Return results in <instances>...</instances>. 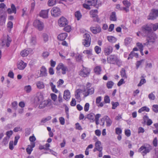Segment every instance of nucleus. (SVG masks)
<instances>
[{"label": "nucleus", "mask_w": 158, "mask_h": 158, "mask_svg": "<svg viewBox=\"0 0 158 158\" xmlns=\"http://www.w3.org/2000/svg\"><path fill=\"white\" fill-rule=\"evenodd\" d=\"M142 34L143 36H146L149 39L148 42H153L157 38L156 34L152 32L150 27L147 26L142 27Z\"/></svg>", "instance_id": "f257e3e1"}, {"label": "nucleus", "mask_w": 158, "mask_h": 158, "mask_svg": "<svg viewBox=\"0 0 158 158\" xmlns=\"http://www.w3.org/2000/svg\"><path fill=\"white\" fill-rule=\"evenodd\" d=\"M107 61L108 63L116 65L118 67H120L122 64V61L116 55H110L108 56Z\"/></svg>", "instance_id": "f03ea898"}, {"label": "nucleus", "mask_w": 158, "mask_h": 158, "mask_svg": "<svg viewBox=\"0 0 158 158\" xmlns=\"http://www.w3.org/2000/svg\"><path fill=\"white\" fill-rule=\"evenodd\" d=\"M101 5V2L98 0H86L85 3L83 4L84 8L89 10L90 9V6H94L98 8Z\"/></svg>", "instance_id": "7ed1b4c3"}, {"label": "nucleus", "mask_w": 158, "mask_h": 158, "mask_svg": "<svg viewBox=\"0 0 158 158\" xmlns=\"http://www.w3.org/2000/svg\"><path fill=\"white\" fill-rule=\"evenodd\" d=\"M94 90V88L91 87V84L89 83H88L86 87L84 89L83 94L85 97H87L89 95L93 94Z\"/></svg>", "instance_id": "20e7f679"}, {"label": "nucleus", "mask_w": 158, "mask_h": 158, "mask_svg": "<svg viewBox=\"0 0 158 158\" xmlns=\"http://www.w3.org/2000/svg\"><path fill=\"white\" fill-rule=\"evenodd\" d=\"M152 147L150 145L147 146H142L138 150L139 152H142V154L143 156L146 155L147 153H149L152 150Z\"/></svg>", "instance_id": "39448f33"}, {"label": "nucleus", "mask_w": 158, "mask_h": 158, "mask_svg": "<svg viewBox=\"0 0 158 158\" xmlns=\"http://www.w3.org/2000/svg\"><path fill=\"white\" fill-rule=\"evenodd\" d=\"M84 38V39L82 42L83 44L86 47H89L90 45L91 40L90 35L88 34H85Z\"/></svg>", "instance_id": "423d86ee"}, {"label": "nucleus", "mask_w": 158, "mask_h": 158, "mask_svg": "<svg viewBox=\"0 0 158 158\" xmlns=\"http://www.w3.org/2000/svg\"><path fill=\"white\" fill-rule=\"evenodd\" d=\"M38 107L39 109H43L46 106H49L51 105V101L50 99L41 101L39 103Z\"/></svg>", "instance_id": "0eeeda50"}, {"label": "nucleus", "mask_w": 158, "mask_h": 158, "mask_svg": "<svg viewBox=\"0 0 158 158\" xmlns=\"http://www.w3.org/2000/svg\"><path fill=\"white\" fill-rule=\"evenodd\" d=\"M61 11L60 9L57 7H54L51 10V14L52 15L57 17L61 15Z\"/></svg>", "instance_id": "6e6552de"}, {"label": "nucleus", "mask_w": 158, "mask_h": 158, "mask_svg": "<svg viewBox=\"0 0 158 158\" xmlns=\"http://www.w3.org/2000/svg\"><path fill=\"white\" fill-rule=\"evenodd\" d=\"M90 72L89 69L83 66L82 69L79 72V74L81 76L85 77L88 76Z\"/></svg>", "instance_id": "1a4fd4ad"}, {"label": "nucleus", "mask_w": 158, "mask_h": 158, "mask_svg": "<svg viewBox=\"0 0 158 158\" xmlns=\"http://www.w3.org/2000/svg\"><path fill=\"white\" fill-rule=\"evenodd\" d=\"M33 24L34 26L37 27L39 30H42L44 27L43 23L39 20H35L33 22Z\"/></svg>", "instance_id": "9d476101"}, {"label": "nucleus", "mask_w": 158, "mask_h": 158, "mask_svg": "<svg viewBox=\"0 0 158 158\" xmlns=\"http://www.w3.org/2000/svg\"><path fill=\"white\" fill-rule=\"evenodd\" d=\"M158 16V10L155 9H152L151 12L148 16V19L154 20Z\"/></svg>", "instance_id": "9b49d317"}, {"label": "nucleus", "mask_w": 158, "mask_h": 158, "mask_svg": "<svg viewBox=\"0 0 158 158\" xmlns=\"http://www.w3.org/2000/svg\"><path fill=\"white\" fill-rule=\"evenodd\" d=\"M43 99V94L40 93H39L37 94L36 96L34 98V102L36 104H39Z\"/></svg>", "instance_id": "f8f14e48"}, {"label": "nucleus", "mask_w": 158, "mask_h": 158, "mask_svg": "<svg viewBox=\"0 0 158 158\" xmlns=\"http://www.w3.org/2000/svg\"><path fill=\"white\" fill-rule=\"evenodd\" d=\"M113 50L112 47L109 45H107L104 48V52L106 56H108L112 53Z\"/></svg>", "instance_id": "ddd939ff"}, {"label": "nucleus", "mask_w": 158, "mask_h": 158, "mask_svg": "<svg viewBox=\"0 0 158 158\" xmlns=\"http://www.w3.org/2000/svg\"><path fill=\"white\" fill-rule=\"evenodd\" d=\"M57 70V73L58 71L60 69H61L62 72V74H65L66 73V72L67 70V67L64 66V64L62 63L60 64L56 68Z\"/></svg>", "instance_id": "4468645a"}, {"label": "nucleus", "mask_w": 158, "mask_h": 158, "mask_svg": "<svg viewBox=\"0 0 158 158\" xmlns=\"http://www.w3.org/2000/svg\"><path fill=\"white\" fill-rule=\"evenodd\" d=\"M58 23L60 27H65L68 23L67 19L64 17H62L59 20Z\"/></svg>", "instance_id": "2eb2a0df"}, {"label": "nucleus", "mask_w": 158, "mask_h": 158, "mask_svg": "<svg viewBox=\"0 0 158 158\" xmlns=\"http://www.w3.org/2000/svg\"><path fill=\"white\" fill-rule=\"evenodd\" d=\"M27 65V64L24 63L23 61L21 60L17 64V67L20 70H23Z\"/></svg>", "instance_id": "dca6fc26"}, {"label": "nucleus", "mask_w": 158, "mask_h": 158, "mask_svg": "<svg viewBox=\"0 0 158 158\" xmlns=\"http://www.w3.org/2000/svg\"><path fill=\"white\" fill-rule=\"evenodd\" d=\"M90 31L94 34H96L99 33L101 31V28L99 26H97L96 27H91L90 28Z\"/></svg>", "instance_id": "f3484780"}, {"label": "nucleus", "mask_w": 158, "mask_h": 158, "mask_svg": "<svg viewBox=\"0 0 158 158\" xmlns=\"http://www.w3.org/2000/svg\"><path fill=\"white\" fill-rule=\"evenodd\" d=\"M35 146V143H32L28 146L26 149V152L28 154H30L33 151V148Z\"/></svg>", "instance_id": "a211bd4d"}, {"label": "nucleus", "mask_w": 158, "mask_h": 158, "mask_svg": "<svg viewBox=\"0 0 158 158\" xmlns=\"http://www.w3.org/2000/svg\"><path fill=\"white\" fill-rule=\"evenodd\" d=\"M49 9L46 10H42L40 13V17L44 18H48V14Z\"/></svg>", "instance_id": "6ab92c4d"}, {"label": "nucleus", "mask_w": 158, "mask_h": 158, "mask_svg": "<svg viewBox=\"0 0 158 158\" xmlns=\"http://www.w3.org/2000/svg\"><path fill=\"white\" fill-rule=\"evenodd\" d=\"M11 8H9L7 10V12L9 14L12 13L16 14V9L15 5L12 4L11 6Z\"/></svg>", "instance_id": "aec40b11"}, {"label": "nucleus", "mask_w": 158, "mask_h": 158, "mask_svg": "<svg viewBox=\"0 0 158 158\" xmlns=\"http://www.w3.org/2000/svg\"><path fill=\"white\" fill-rule=\"evenodd\" d=\"M144 122H146L148 126L151 125L152 123V121L151 119H149L147 115H144L143 118Z\"/></svg>", "instance_id": "412c9836"}, {"label": "nucleus", "mask_w": 158, "mask_h": 158, "mask_svg": "<svg viewBox=\"0 0 158 158\" xmlns=\"http://www.w3.org/2000/svg\"><path fill=\"white\" fill-rule=\"evenodd\" d=\"M63 98L67 101H68L69 99L70 98V93L69 90H67L64 91Z\"/></svg>", "instance_id": "4be33fe9"}, {"label": "nucleus", "mask_w": 158, "mask_h": 158, "mask_svg": "<svg viewBox=\"0 0 158 158\" xmlns=\"http://www.w3.org/2000/svg\"><path fill=\"white\" fill-rule=\"evenodd\" d=\"M150 27L152 29V27L153 28L154 31H156L158 28V23H156L155 24L151 23L149 25H147L143 26V27Z\"/></svg>", "instance_id": "5701e85b"}, {"label": "nucleus", "mask_w": 158, "mask_h": 158, "mask_svg": "<svg viewBox=\"0 0 158 158\" xmlns=\"http://www.w3.org/2000/svg\"><path fill=\"white\" fill-rule=\"evenodd\" d=\"M67 36V34L66 33H61L58 35L57 38L59 40L63 41L66 38Z\"/></svg>", "instance_id": "b1692460"}, {"label": "nucleus", "mask_w": 158, "mask_h": 158, "mask_svg": "<svg viewBox=\"0 0 158 158\" xmlns=\"http://www.w3.org/2000/svg\"><path fill=\"white\" fill-rule=\"evenodd\" d=\"M37 43L36 39L35 36H31L30 39V44L33 46H34Z\"/></svg>", "instance_id": "393cba45"}, {"label": "nucleus", "mask_w": 158, "mask_h": 158, "mask_svg": "<svg viewBox=\"0 0 158 158\" xmlns=\"http://www.w3.org/2000/svg\"><path fill=\"white\" fill-rule=\"evenodd\" d=\"M90 15L91 16V17L92 18H96V20H95V19H94L93 20L94 22H99L100 20L99 19L98 17V15L97 14H95L94 13V12L92 11H91L90 12Z\"/></svg>", "instance_id": "a878e982"}, {"label": "nucleus", "mask_w": 158, "mask_h": 158, "mask_svg": "<svg viewBox=\"0 0 158 158\" xmlns=\"http://www.w3.org/2000/svg\"><path fill=\"white\" fill-rule=\"evenodd\" d=\"M95 147L98 149V151L102 150L103 148L102 146L101 143L100 141H98L95 143Z\"/></svg>", "instance_id": "bb28decb"}, {"label": "nucleus", "mask_w": 158, "mask_h": 158, "mask_svg": "<svg viewBox=\"0 0 158 158\" xmlns=\"http://www.w3.org/2000/svg\"><path fill=\"white\" fill-rule=\"evenodd\" d=\"M40 74L42 76L46 77L47 75V69L45 67L43 66L40 70Z\"/></svg>", "instance_id": "cd10ccee"}, {"label": "nucleus", "mask_w": 158, "mask_h": 158, "mask_svg": "<svg viewBox=\"0 0 158 158\" xmlns=\"http://www.w3.org/2000/svg\"><path fill=\"white\" fill-rule=\"evenodd\" d=\"M102 70L101 67L100 66H96L94 69V72L98 75H99L101 74Z\"/></svg>", "instance_id": "c85d7f7f"}, {"label": "nucleus", "mask_w": 158, "mask_h": 158, "mask_svg": "<svg viewBox=\"0 0 158 158\" xmlns=\"http://www.w3.org/2000/svg\"><path fill=\"white\" fill-rule=\"evenodd\" d=\"M87 118L90 120L91 122H93L94 121L95 115L93 113H91L87 115Z\"/></svg>", "instance_id": "c756f323"}, {"label": "nucleus", "mask_w": 158, "mask_h": 158, "mask_svg": "<svg viewBox=\"0 0 158 158\" xmlns=\"http://www.w3.org/2000/svg\"><path fill=\"white\" fill-rule=\"evenodd\" d=\"M110 20L115 21L117 20V17L115 12H112L110 17Z\"/></svg>", "instance_id": "7c9ffc66"}, {"label": "nucleus", "mask_w": 158, "mask_h": 158, "mask_svg": "<svg viewBox=\"0 0 158 158\" xmlns=\"http://www.w3.org/2000/svg\"><path fill=\"white\" fill-rule=\"evenodd\" d=\"M107 39L109 42L112 43H115L117 41L116 38L113 36H108Z\"/></svg>", "instance_id": "2f4dec72"}, {"label": "nucleus", "mask_w": 158, "mask_h": 158, "mask_svg": "<svg viewBox=\"0 0 158 158\" xmlns=\"http://www.w3.org/2000/svg\"><path fill=\"white\" fill-rule=\"evenodd\" d=\"M37 87L39 89H42L44 88V85L43 82L41 81H38L36 83Z\"/></svg>", "instance_id": "473e14b6"}, {"label": "nucleus", "mask_w": 158, "mask_h": 158, "mask_svg": "<svg viewBox=\"0 0 158 158\" xmlns=\"http://www.w3.org/2000/svg\"><path fill=\"white\" fill-rule=\"evenodd\" d=\"M148 42H146L145 43L143 44V45L142 43H136V45L139 48L140 50H141V49H143V48L144 47L145 45H148Z\"/></svg>", "instance_id": "72a5a7b5"}, {"label": "nucleus", "mask_w": 158, "mask_h": 158, "mask_svg": "<svg viewBox=\"0 0 158 158\" xmlns=\"http://www.w3.org/2000/svg\"><path fill=\"white\" fill-rule=\"evenodd\" d=\"M105 120L106 123V126L107 127H110V126L112 124V121L108 116H106Z\"/></svg>", "instance_id": "f704fd0d"}, {"label": "nucleus", "mask_w": 158, "mask_h": 158, "mask_svg": "<svg viewBox=\"0 0 158 158\" xmlns=\"http://www.w3.org/2000/svg\"><path fill=\"white\" fill-rule=\"evenodd\" d=\"M149 111V109L148 107L145 106L141 108L140 109H139L138 110V112L139 113H140L144 111H146V112H148Z\"/></svg>", "instance_id": "c9c22d12"}, {"label": "nucleus", "mask_w": 158, "mask_h": 158, "mask_svg": "<svg viewBox=\"0 0 158 158\" xmlns=\"http://www.w3.org/2000/svg\"><path fill=\"white\" fill-rule=\"evenodd\" d=\"M75 16L78 20H79L82 16L81 14L79 11H77L75 12Z\"/></svg>", "instance_id": "e433bc0d"}, {"label": "nucleus", "mask_w": 158, "mask_h": 158, "mask_svg": "<svg viewBox=\"0 0 158 158\" xmlns=\"http://www.w3.org/2000/svg\"><path fill=\"white\" fill-rule=\"evenodd\" d=\"M57 0H49L48 2V5L49 6H52L55 5Z\"/></svg>", "instance_id": "4c0bfd02"}, {"label": "nucleus", "mask_w": 158, "mask_h": 158, "mask_svg": "<svg viewBox=\"0 0 158 158\" xmlns=\"http://www.w3.org/2000/svg\"><path fill=\"white\" fill-rule=\"evenodd\" d=\"M42 37L44 43L47 42L48 40L49 37L47 34L43 33L42 35Z\"/></svg>", "instance_id": "58836bf2"}, {"label": "nucleus", "mask_w": 158, "mask_h": 158, "mask_svg": "<svg viewBox=\"0 0 158 158\" xmlns=\"http://www.w3.org/2000/svg\"><path fill=\"white\" fill-rule=\"evenodd\" d=\"M29 53V51L27 50L22 51L20 53V55L23 57L27 56Z\"/></svg>", "instance_id": "ea45409f"}, {"label": "nucleus", "mask_w": 158, "mask_h": 158, "mask_svg": "<svg viewBox=\"0 0 158 158\" xmlns=\"http://www.w3.org/2000/svg\"><path fill=\"white\" fill-rule=\"evenodd\" d=\"M31 87L30 85H28L25 86L24 88V90L27 93H29L31 90Z\"/></svg>", "instance_id": "a19ab883"}, {"label": "nucleus", "mask_w": 158, "mask_h": 158, "mask_svg": "<svg viewBox=\"0 0 158 158\" xmlns=\"http://www.w3.org/2000/svg\"><path fill=\"white\" fill-rule=\"evenodd\" d=\"M51 89L53 92L55 93H57L58 92L56 88V86L53 84V83L51 82L50 84Z\"/></svg>", "instance_id": "79ce46f5"}, {"label": "nucleus", "mask_w": 158, "mask_h": 158, "mask_svg": "<svg viewBox=\"0 0 158 158\" xmlns=\"http://www.w3.org/2000/svg\"><path fill=\"white\" fill-rule=\"evenodd\" d=\"M114 83L111 81H108L106 83V86L108 89L111 88L113 86Z\"/></svg>", "instance_id": "37998d69"}, {"label": "nucleus", "mask_w": 158, "mask_h": 158, "mask_svg": "<svg viewBox=\"0 0 158 158\" xmlns=\"http://www.w3.org/2000/svg\"><path fill=\"white\" fill-rule=\"evenodd\" d=\"M80 90V89H78L76 91V94H75V97L76 98L79 100H81L80 96L79 94Z\"/></svg>", "instance_id": "c03bdc74"}, {"label": "nucleus", "mask_w": 158, "mask_h": 158, "mask_svg": "<svg viewBox=\"0 0 158 158\" xmlns=\"http://www.w3.org/2000/svg\"><path fill=\"white\" fill-rule=\"evenodd\" d=\"M11 41V38L9 37L8 35H7L6 37V46L7 47H9L10 46V43Z\"/></svg>", "instance_id": "a18cd8bd"}, {"label": "nucleus", "mask_w": 158, "mask_h": 158, "mask_svg": "<svg viewBox=\"0 0 158 158\" xmlns=\"http://www.w3.org/2000/svg\"><path fill=\"white\" fill-rule=\"evenodd\" d=\"M123 3L127 8H129L131 5V3L127 0L123 1Z\"/></svg>", "instance_id": "49530a36"}, {"label": "nucleus", "mask_w": 158, "mask_h": 158, "mask_svg": "<svg viewBox=\"0 0 158 158\" xmlns=\"http://www.w3.org/2000/svg\"><path fill=\"white\" fill-rule=\"evenodd\" d=\"M51 117L49 116L46 117V118H44L41 120V122L43 123H45L46 122L49 120L51 118Z\"/></svg>", "instance_id": "de8ad7c7"}, {"label": "nucleus", "mask_w": 158, "mask_h": 158, "mask_svg": "<svg viewBox=\"0 0 158 158\" xmlns=\"http://www.w3.org/2000/svg\"><path fill=\"white\" fill-rule=\"evenodd\" d=\"M94 50L96 53L97 54H99L101 52V48L97 46H96L95 47Z\"/></svg>", "instance_id": "09e8293b"}, {"label": "nucleus", "mask_w": 158, "mask_h": 158, "mask_svg": "<svg viewBox=\"0 0 158 158\" xmlns=\"http://www.w3.org/2000/svg\"><path fill=\"white\" fill-rule=\"evenodd\" d=\"M131 41V39L130 38H126L124 40V43L126 45H128V44H130Z\"/></svg>", "instance_id": "8fccbe9b"}, {"label": "nucleus", "mask_w": 158, "mask_h": 158, "mask_svg": "<svg viewBox=\"0 0 158 158\" xmlns=\"http://www.w3.org/2000/svg\"><path fill=\"white\" fill-rule=\"evenodd\" d=\"M121 75L122 77L126 78V71L125 69L123 68L120 71Z\"/></svg>", "instance_id": "3c124183"}, {"label": "nucleus", "mask_w": 158, "mask_h": 158, "mask_svg": "<svg viewBox=\"0 0 158 158\" xmlns=\"http://www.w3.org/2000/svg\"><path fill=\"white\" fill-rule=\"evenodd\" d=\"M153 111L156 113L158 112V105H154L152 107Z\"/></svg>", "instance_id": "603ef678"}, {"label": "nucleus", "mask_w": 158, "mask_h": 158, "mask_svg": "<svg viewBox=\"0 0 158 158\" xmlns=\"http://www.w3.org/2000/svg\"><path fill=\"white\" fill-rule=\"evenodd\" d=\"M115 133L117 135H120L122 133V130L120 128L117 127L115 129Z\"/></svg>", "instance_id": "864d4df0"}, {"label": "nucleus", "mask_w": 158, "mask_h": 158, "mask_svg": "<svg viewBox=\"0 0 158 158\" xmlns=\"http://www.w3.org/2000/svg\"><path fill=\"white\" fill-rule=\"evenodd\" d=\"M149 98L151 100H154L156 98V97L152 92L148 96Z\"/></svg>", "instance_id": "5fc2aeb1"}, {"label": "nucleus", "mask_w": 158, "mask_h": 158, "mask_svg": "<svg viewBox=\"0 0 158 158\" xmlns=\"http://www.w3.org/2000/svg\"><path fill=\"white\" fill-rule=\"evenodd\" d=\"M111 104L112 106V109H115L116 107L119 105V104L118 102H112Z\"/></svg>", "instance_id": "6e6d98bb"}, {"label": "nucleus", "mask_w": 158, "mask_h": 158, "mask_svg": "<svg viewBox=\"0 0 158 158\" xmlns=\"http://www.w3.org/2000/svg\"><path fill=\"white\" fill-rule=\"evenodd\" d=\"M104 101L106 103H110V100L109 97L108 96H105L104 98Z\"/></svg>", "instance_id": "4d7b16f0"}, {"label": "nucleus", "mask_w": 158, "mask_h": 158, "mask_svg": "<svg viewBox=\"0 0 158 158\" xmlns=\"http://www.w3.org/2000/svg\"><path fill=\"white\" fill-rule=\"evenodd\" d=\"M144 61V60H141L138 61H137L136 63V67L137 69H138L140 65L142 63L143 61Z\"/></svg>", "instance_id": "13d9d810"}, {"label": "nucleus", "mask_w": 158, "mask_h": 158, "mask_svg": "<svg viewBox=\"0 0 158 158\" xmlns=\"http://www.w3.org/2000/svg\"><path fill=\"white\" fill-rule=\"evenodd\" d=\"M65 26L64 28V30L66 32H69L71 30V27L69 25H67Z\"/></svg>", "instance_id": "bf43d9fd"}, {"label": "nucleus", "mask_w": 158, "mask_h": 158, "mask_svg": "<svg viewBox=\"0 0 158 158\" xmlns=\"http://www.w3.org/2000/svg\"><path fill=\"white\" fill-rule=\"evenodd\" d=\"M146 82V81L145 79H141L139 83L138 84V86H141L142 85H143L144 83H145Z\"/></svg>", "instance_id": "052dcab7"}, {"label": "nucleus", "mask_w": 158, "mask_h": 158, "mask_svg": "<svg viewBox=\"0 0 158 158\" xmlns=\"http://www.w3.org/2000/svg\"><path fill=\"white\" fill-rule=\"evenodd\" d=\"M92 50H85L83 52V53H86L89 55V56H91L92 55Z\"/></svg>", "instance_id": "680f3d73"}, {"label": "nucleus", "mask_w": 158, "mask_h": 158, "mask_svg": "<svg viewBox=\"0 0 158 158\" xmlns=\"http://www.w3.org/2000/svg\"><path fill=\"white\" fill-rule=\"evenodd\" d=\"M76 101L74 98L72 99V100L70 103V105L72 106H75L76 105Z\"/></svg>", "instance_id": "e2e57ef3"}, {"label": "nucleus", "mask_w": 158, "mask_h": 158, "mask_svg": "<svg viewBox=\"0 0 158 158\" xmlns=\"http://www.w3.org/2000/svg\"><path fill=\"white\" fill-rule=\"evenodd\" d=\"M59 120L60 124L62 125H64V124L65 120L63 117H60L59 118Z\"/></svg>", "instance_id": "0e129e2a"}, {"label": "nucleus", "mask_w": 158, "mask_h": 158, "mask_svg": "<svg viewBox=\"0 0 158 158\" xmlns=\"http://www.w3.org/2000/svg\"><path fill=\"white\" fill-rule=\"evenodd\" d=\"M89 104L88 103L85 104L84 106V110L85 111H87L89 110Z\"/></svg>", "instance_id": "69168bd1"}, {"label": "nucleus", "mask_w": 158, "mask_h": 158, "mask_svg": "<svg viewBox=\"0 0 158 158\" xmlns=\"http://www.w3.org/2000/svg\"><path fill=\"white\" fill-rule=\"evenodd\" d=\"M29 139L30 142L35 143L34 142L36 140V139L35 136L33 135L32 136L29 137Z\"/></svg>", "instance_id": "338daca9"}, {"label": "nucleus", "mask_w": 158, "mask_h": 158, "mask_svg": "<svg viewBox=\"0 0 158 158\" xmlns=\"http://www.w3.org/2000/svg\"><path fill=\"white\" fill-rule=\"evenodd\" d=\"M125 135L127 137H129L131 135L130 130L129 129L125 130Z\"/></svg>", "instance_id": "774afa93"}]
</instances>
